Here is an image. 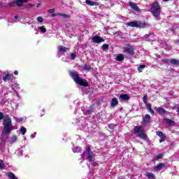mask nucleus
Listing matches in <instances>:
<instances>
[{
    "mask_svg": "<svg viewBox=\"0 0 179 179\" xmlns=\"http://www.w3.org/2000/svg\"><path fill=\"white\" fill-rule=\"evenodd\" d=\"M16 141H17V137L16 136H13L10 141V143H15Z\"/></svg>",
    "mask_w": 179,
    "mask_h": 179,
    "instance_id": "nucleus-32",
    "label": "nucleus"
},
{
    "mask_svg": "<svg viewBox=\"0 0 179 179\" xmlns=\"http://www.w3.org/2000/svg\"><path fill=\"white\" fill-rule=\"evenodd\" d=\"M20 132H21V135H24L27 132L26 128L24 127H21Z\"/></svg>",
    "mask_w": 179,
    "mask_h": 179,
    "instance_id": "nucleus-31",
    "label": "nucleus"
},
{
    "mask_svg": "<svg viewBox=\"0 0 179 179\" xmlns=\"http://www.w3.org/2000/svg\"><path fill=\"white\" fill-rule=\"evenodd\" d=\"M43 115H44V114H42V115H41V117H43Z\"/></svg>",
    "mask_w": 179,
    "mask_h": 179,
    "instance_id": "nucleus-56",
    "label": "nucleus"
},
{
    "mask_svg": "<svg viewBox=\"0 0 179 179\" xmlns=\"http://www.w3.org/2000/svg\"><path fill=\"white\" fill-rule=\"evenodd\" d=\"M163 155L159 154L155 157V160H159V159H162Z\"/></svg>",
    "mask_w": 179,
    "mask_h": 179,
    "instance_id": "nucleus-36",
    "label": "nucleus"
},
{
    "mask_svg": "<svg viewBox=\"0 0 179 179\" xmlns=\"http://www.w3.org/2000/svg\"><path fill=\"white\" fill-rule=\"evenodd\" d=\"M38 29L41 31V33H45V31H47V29H45V27H44V26L39 27Z\"/></svg>",
    "mask_w": 179,
    "mask_h": 179,
    "instance_id": "nucleus-33",
    "label": "nucleus"
},
{
    "mask_svg": "<svg viewBox=\"0 0 179 179\" xmlns=\"http://www.w3.org/2000/svg\"><path fill=\"white\" fill-rule=\"evenodd\" d=\"M83 68L84 71H87V72H89V71H90L92 69V67H90V66H87V64H84L83 66Z\"/></svg>",
    "mask_w": 179,
    "mask_h": 179,
    "instance_id": "nucleus-24",
    "label": "nucleus"
},
{
    "mask_svg": "<svg viewBox=\"0 0 179 179\" xmlns=\"http://www.w3.org/2000/svg\"><path fill=\"white\" fill-rule=\"evenodd\" d=\"M150 122V116L149 115H145V116L143 118V124H149Z\"/></svg>",
    "mask_w": 179,
    "mask_h": 179,
    "instance_id": "nucleus-13",
    "label": "nucleus"
},
{
    "mask_svg": "<svg viewBox=\"0 0 179 179\" xmlns=\"http://www.w3.org/2000/svg\"><path fill=\"white\" fill-rule=\"evenodd\" d=\"M18 122H22V121H23V118H20L17 120Z\"/></svg>",
    "mask_w": 179,
    "mask_h": 179,
    "instance_id": "nucleus-50",
    "label": "nucleus"
},
{
    "mask_svg": "<svg viewBox=\"0 0 179 179\" xmlns=\"http://www.w3.org/2000/svg\"><path fill=\"white\" fill-rule=\"evenodd\" d=\"M134 133L137 138L143 139V141H146V139H148V136L145 134V130H143V129H142V127H138V126L135 127L134 129Z\"/></svg>",
    "mask_w": 179,
    "mask_h": 179,
    "instance_id": "nucleus-4",
    "label": "nucleus"
},
{
    "mask_svg": "<svg viewBox=\"0 0 179 179\" xmlns=\"http://www.w3.org/2000/svg\"><path fill=\"white\" fill-rule=\"evenodd\" d=\"M37 22H38V23H43L44 22V18H43V17H38Z\"/></svg>",
    "mask_w": 179,
    "mask_h": 179,
    "instance_id": "nucleus-39",
    "label": "nucleus"
},
{
    "mask_svg": "<svg viewBox=\"0 0 179 179\" xmlns=\"http://www.w3.org/2000/svg\"><path fill=\"white\" fill-rule=\"evenodd\" d=\"M117 61H124V55L120 54L116 58Z\"/></svg>",
    "mask_w": 179,
    "mask_h": 179,
    "instance_id": "nucleus-28",
    "label": "nucleus"
},
{
    "mask_svg": "<svg viewBox=\"0 0 179 179\" xmlns=\"http://www.w3.org/2000/svg\"><path fill=\"white\" fill-rule=\"evenodd\" d=\"M3 135H8V134L10 133V131H13L14 128L12 126V120L8 115L4 116L3 117Z\"/></svg>",
    "mask_w": 179,
    "mask_h": 179,
    "instance_id": "nucleus-1",
    "label": "nucleus"
},
{
    "mask_svg": "<svg viewBox=\"0 0 179 179\" xmlns=\"http://www.w3.org/2000/svg\"><path fill=\"white\" fill-rule=\"evenodd\" d=\"M18 74H19V72H17V71H14V75H18Z\"/></svg>",
    "mask_w": 179,
    "mask_h": 179,
    "instance_id": "nucleus-51",
    "label": "nucleus"
},
{
    "mask_svg": "<svg viewBox=\"0 0 179 179\" xmlns=\"http://www.w3.org/2000/svg\"><path fill=\"white\" fill-rule=\"evenodd\" d=\"M75 58H76V55H75L74 53H71V59H75Z\"/></svg>",
    "mask_w": 179,
    "mask_h": 179,
    "instance_id": "nucleus-42",
    "label": "nucleus"
},
{
    "mask_svg": "<svg viewBox=\"0 0 179 179\" xmlns=\"http://www.w3.org/2000/svg\"><path fill=\"white\" fill-rule=\"evenodd\" d=\"M164 2H169V0H163Z\"/></svg>",
    "mask_w": 179,
    "mask_h": 179,
    "instance_id": "nucleus-54",
    "label": "nucleus"
},
{
    "mask_svg": "<svg viewBox=\"0 0 179 179\" xmlns=\"http://www.w3.org/2000/svg\"><path fill=\"white\" fill-rule=\"evenodd\" d=\"M36 135H37L36 132H35L34 134L31 135V138H32V139H34V138H36Z\"/></svg>",
    "mask_w": 179,
    "mask_h": 179,
    "instance_id": "nucleus-45",
    "label": "nucleus"
},
{
    "mask_svg": "<svg viewBox=\"0 0 179 179\" xmlns=\"http://www.w3.org/2000/svg\"><path fill=\"white\" fill-rule=\"evenodd\" d=\"M52 16H53V17H54V16H55V14H53Z\"/></svg>",
    "mask_w": 179,
    "mask_h": 179,
    "instance_id": "nucleus-55",
    "label": "nucleus"
},
{
    "mask_svg": "<svg viewBox=\"0 0 179 179\" xmlns=\"http://www.w3.org/2000/svg\"><path fill=\"white\" fill-rule=\"evenodd\" d=\"M143 101L145 104H148V95H144L143 97Z\"/></svg>",
    "mask_w": 179,
    "mask_h": 179,
    "instance_id": "nucleus-40",
    "label": "nucleus"
},
{
    "mask_svg": "<svg viewBox=\"0 0 179 179\" xmlns=\"http://www.w3.org/2000/svg\"><path fill=\"white\" fill-rule=\"evenodd\" d=\"M80 150H81V148L80 147H75L73 148V153H79Z\"/></svg>",
    "mask_w": 179,
    "mask_h": 179,
    "instance_id": "nucleus-30",
    "label": "nucleus"
},
{
    "mask_svg": "<svg viewBox=\"0 0 179 179\" xmlns=\"http://www.w3.org/2000/svg\"><path fill=\"white\" fill-rule=\"evenodd\" d=\"M146 107L148 110V111L150 112V114H152V115H155V111L153 110V109H152V105H150V103H146Z\"/></svg>",
    "mask_w": 179,
    "mask_h": 179,
    "instance_id": "nucleus-15",
    "label": "nucleus"
},
{
    "mask_svg": "<svg viewBox=\"0 0 179 179\" xmlns=\"http://www.w3.org/2000/svg\"><path fill=\"white\" fill-rule=\"evenodd\" d=\"M164 167H166V165L164 164L160 163L156 166L155 169L157 171H160V170L164 169Z\"/></svg>",
    "mask_w": 179,
    "mask_h": 179,
    "instance_id": "nucleus-18",
    "label": "nucleus"
},
{
    "mask_svg": "<svg viewBox=\"0 0 179 179\" xmlns=\"http://www.w3.org/2000/svg\"><path fill=\"white\" fill-rule=\"evenodd\" d=\"M85 155H87V156L86 160H88V162L94 161V157H93V152H92V150L90 149V146L85 148V153L81 154V157H83Z\"/></svg>",
    "mask_w": 179,
    "mask_h": 179,
    "instance_id": "nucleus-6",
    "label": "nucleus"
},
{
    "mask_svg": "<svg viewBox=\"0 0 179 179\" xmlns=\"http://www.w3.org/2000/svg\"><path fill=\"white\" fill-rule=\"evenodd\" d=\"M54 12H55V9H50V10H48V13H54Z\"/></svg>",
    "mask_w": 179,
    "mask_h": 179,
    "instance_id": "nucleus-43",
    "label": "nucleus"
},
{
    "mask_svg": "<svg viewBox=\"0 0 179 179\" xmlns=\"http://www.w3.org/2000/svg\"><path fill=\"white\" fill-rule=\"evenodd\" d=\"M150 12L154 16L155 20H160V13H162V7L157 2H154L150 8Z\"/></svg>",
    "mask_w": 179,
    "mask_h": 179,
    "instance_id": "nucleus-3",
    "label": "nucleus"
},
{
    "mask_svg": "<svg viewBox=\"0 0 179 179\" xmlns=\"http://www.w3.org/2000/svg\"><path fill=\"white\" fill-rule=\"evenodd\" d=\"M123 52H124V54H128V55H131V57L135 54L134 47L129 44L124 45L123 47Z\"/></svg>",
    "mask_w": 179,
    "mask_h": 179,
    "instance_id": "nucleus-7",
    "label": "nucleus"
},
{
    "mask_svg": "<svg viewBox=\"0 0 179 179\" xmlns=\"http://www.w3.org/2000/svg\"><path fill=\"white\" fill-rule=\"evenodd\" d=\"M41 6V3H38L36 4V8H40Z\"/></svg>",
    "mask_w": 179,
    "mask_h": 179,
    "instance_id": "nucleus-47",
    "label": "nucleus"
},
{
    "mask_svg": "<svg viewBox=\"0 0 179 179\" xmlns=\"http://www.w3.org/2000/svg\"><path fill=\"white\" fill-rule=\"evenodd\" d=\"M157 112L159 114H166V110H164L163 108H158L157 109Z\"/></svg>",
    "mask_w": 179,
    "mask_h": 179,
    "instance_id": "nucleus-21",
    "label": "nucleus"
},
{
    "mask_svg": "<svg viewBox=\"0 0 179 179\" xmlns=\"http://www.w3.org/2000/svg\"><path fill=\"white\" fill-rule=\"evenodd\" d=\"M92 166H94V167H97V163L93 162Z\"/></svg>",
    "mask_w": 179,
    "mask_h": 179,
    "instance_id": "nucleus-46",
    "label": "nucleus"
},
{
    "mask_svg": "<svg viewBox=\"0 0 179 179\" xmlns=\"http://www.w3.org/2000/svg\"><path fill=\"white\" fill-rule=\"evenodd\" d=\"M58 52H66L67 51H69V48H66L65 46H58L57 47Z\"/></svg>",
    "mask_w": 179,
    "mask_h": 179,
    "instance_id": "nucleus-9",
    "label": "nucleus"
},
{
    "mask_svg": "<svg viewBox=\"0 0 179 179\" xmlns=\"http://www.w3.org/2000/svg\"><path fill=\"white\" fill-rule=\"evenodd\" d=\"M127 26L129 27H137L139 29H143L148 26L146 22H141L139 21L129 22L127 23Z\"/></svg>",
    "mask_w": 179,
    "mask_h": 179,
    "instance_id": "nucleus-5",
    "label": "nucleus"
},
{
    "mask_svg": "<svg viewBox=\"0 0 179 179\" xmlns=\"http://www.w3.org/2000/svg\"><path fill=\"white\" fill-rule=\"evenodd\" d=\"M129 5L130 8H131V9H134V10H136V11L139 10V8L134 2L130 1L129 3Z\"/></svg>",
    "mask_w": 179,
    "mask_h": 179,
    "instance_id": "nucleus-12",
    "label": "nucleus"
},
{
    "mask_svg": "<svg viewBox=\"0 0 179 179\" xmlns=\"http://www.w3.org/2000/svg\"><path fill=\"white\" fill-rule=\"evenodd\" d=\"M85 3H87V5H89L90 6H99V3L92 1L90 0H86Z\"/></svg>",
    "mask_w": 179,
    "mask_h": 179,
    "instance_id": "nucleus-11",
    "label": "nucleus"
},
{
    "mask_svg": "<svg viewBox=\"0 0 179 179\" xmlns=\"http://www.w3.org/2000/svg\"><path fill=\"white\" fill-rule=\"evenodd\" d=\"M145 68H146V65L145 64L141 65L140 66L138 67V72H143V69H145Z\"/></svg>",
    "mask_w": 179,
    "mask_h": 179,
    "instance_id": "nucleus-25",
    "label": "nucleus"
},
{
    "mask_svg": "<svg viewBox=\"0 0 179 179\" xmlns=\"http://www.w3.org/2000/svg\"><path fill=\"white\" fill-rule=\"evenodd\" d=\"M93 113V106H90V109L83 112L85 115H90Z\"/></svg>",
    "mask_w": 179,
    "mask_h": 179,
    "instance_id": "nucleus-14",
    "label": "nucleus"
},
{
    "mask_svg": "<svg viewBox=\"0 0 179 179\" xmlns=\"http://www.w3.org/2000/svg\"><path fill=\"white\" fill-rule=\"evenodd\" d=\"M170 62L172 65H179V60L176 59H171Z\"/></svg>",
    "mask_w": 179,
    "mask_h": 179,
    "instance_id": "nucleus-22",
    "label": "nucleus"
},
{
    "mask_svg": "<svg viewBox=\"0 0 179 179\" xmlns=\"http://www.w3.org/2000/svg\"><path fill=\"white\" fill-rule=\"evenodd\" d=\"M153 37H155V35L153 34H150L148 35H145L144 39L147 41H150L152 40V38H153Z\"/></svg>",
    "mask_w": 179,
    "mask_h": 179,
    "instance_id": "nucleus-17",
    "label": "nucleus"
},
{
    "mask_svg": "<svg viewBox=\"0 0 179 179\" xmlns=\"http://www.w3.org/2000/svg\"><path fill=\"white\" fill-rule=\"evenodd\" d=\"M8 6H10V8H15L16 6V1L8 3Z\"/></svg>",
    "mask_w": 179,
    "mask_h": 179,
    "instance_id": "nucleus-35",
    "label": "nucleus"
},
{
    "mask_svg": "<svg viewBox=\"0 0 179 179\" xmlns=\"http://www.w3.org/2000/svg\"><path fill=\"white\" fill-rule=\"evenodd\" d=\"M57 16H61L62 17H64V19H69V15H66V14H62V13H58L56 14Z\"/></svg>",
    "mask_w": 179,
    "mask_h": 179,
    "instance_id": "nucleus-23",
    "label": "nucleus"
},
{
    "mask_svg": "<svg viewBox=\"0 0 179 179\" xmlns=\"http://www.w3.org/2000/svg\"><path fill=\"white\" fill-rule=\"evenodd\" d=\"M16 179H17V178Z\"/></svg>",
    "mask_w": 179,
    "mask_h": 179,
    "instance_id": "nucleus-58",
    "label": "nucleus"
},
{
    "mask_svg": "<svg viewBox=\"0 0 179 179\" xmlns=\"http://www.w3.org/2000/svg\"><path fill=\"white\" fill-rule=\"evenodd\" d=\"M166 122L168 125H173V124H176V122L170 119H166Z\"/></svg>",
    "mask_w": 179,
    "mask_h": 179,
    "instance_id": "nucleus-29",
    "label": "nucleus"
},
{
    "mask_svg": "<svg viewBox=\"0 0 179 179\" xmlns=\"http://www.w3.org/2000/svg\"><path fill=\"white\" fill-rule=\"evenodd\" d=\"M16 86H19V85L16 84Z\"/></svg>",
    "mask_w": 179,
    "mask_h": 179,
    "instance_id": "nucleus-57",
    "label": "nucleus"
},
{
    "mask_svg": "<svg viewBox=\"0 0 179 179\" xmlns=\"http://www.w3.org/2000/svg\"><path fill=\"white\" fill-rule=\"evenodd\" d=\"M27 0H15V3L19 8L23 6V3H26Z\"/></svg>",
    "mask_w": 179,
    "mask_h": 179,
    "instance_id": "nucleus-10",
    "label": "nucleus"
},
{
    "mask_svg": "<svg viewBox=\"0 0 179 179\" xmlns=\"http://www.w3.org/2000/svg\"><path fill=\"white\" fill-rule=\"evenodd\" d=\"M70 76L73 79L74 82L77 85H80V86H84L85 87H87L89 84L86 80L79 77V74L76 71H70Z\"/></svg>",
    "mask_w": 179,
    "mask_h": 179,
    "instance_id": "nucleus-2",
    "label": "nucleus"
},
{
    "mask_svg": "<svg viewBox=\"0 0 179 179\" xmlns=\"http://www.w3.org/2000/svg\"><path fill=\"white\" fill-rule=\"evenodd\" d=\"M108 127L113 129V128H114V124H109Z\"/></svg>",
    "mask_w": 179,
    "mask_h": 179,
    "instance_id": "nucleus-48",
    "label": "nucleus"
},
{
    "mask_svg": "<svg viewBox=\"0 0 179 179\" xmlns=\"http://www.w3.org/2000/svg\"><path fill=\"white\" fill-rule=\"evenodd\" d=\"M5 168V164H3V161L0 159V169H4Z\"/></svg>",
    "mask_w": 179,
    "mask_h": 179,
    "instance_id": "nucleus-41",
    "label": "nucleus"
},
{
    "mask_svg": "<svg viewBox=\"0 0 179 179\" xmlns=\"http://www.w3.org/2000/svg\"><path fill=\"white\" fill-rule=\"evenodd\" d=\"M117 104H118V99H117V98H113L110 103L111 107H115Z\"/></svg>",
    "mask_w": 179,
    "mask_h": 179,
    "instance_id": "nucleus-19",
    "label": "nucleus"
},
{
    "mask_svg": "<svg viewBox=\"0 0 179 179\" xmlns=\"http://www.w3.org/2000/svg\"><path fill=\"white\" fill-rule=\"evenodd\" d=\"M156 134H157V135L158 136H159V138H161V139H165L166 138V136H164L163 132H162V131H157Z\"/></svg>",
    "mask_w": 179,
    "mask_h": 179,
    "instance_id": "nucleus-20",
    "label": "nucleus"
},
{
    "mask_svg": "<svg viewBox=\"0 0 179 179\" xmlns=\"http://www.w3.org/2000/svg\"><path fill=\"white\" fill-rule=\"evenodd\" d=\"M4 117H3V113L0 112V120H3Z\"/></svg>",
    "mask_w": 179,
    "mask_h": 179,
    "instance_id": "nucleus-44",
    "label": "nucleus"
},
{
    "mask_svg": "<svg viewBox=\"0 0 179 179\" xmlns=\"http://www.w3.org/2000/svg\"><path fill=\"white\" fill-rule=\"evenodd\" d=\"M8 177H9V178H11V179H17V177H16V176H15L13 174V173H12V172L8 173Z\"/></svg>",
    "mask_w": 179,
    "mask_h": 179,
    "instance_id": "nucleus-27",
    "label": "nucleus"
},
{
    "mask_svg": "<svg viewBox=\"0 0 179 179\" xmlns=\"http://www.w3.org/2000/svg\"><path fill=\"white\" fill-rule=\"evenodd\" d=\"M9 79H10V75H9V74L6 75L3 78V80H4V82H7V80H9Z\"/></svg>",
    "mask_w": 179,
    "mask_h": 179,
    "instance_id": "nucleus-34",
    "label": "nucleus"
},
{
    "mask_svg": "<svg viewBox=\"0 0 179 179\" xmlns=\"http://www.w3.org/2000/svg\"><path fill=\"white\" fill-rule=\"evenodd\" d=\"M92 42L95 43V44H100V43L104 42V38L96 35L92 38Z\"/></svg>",
    "mask_w": 179,
    "mask_h": 179,
    "instance_id": "nucleus-8",
    "label": "nucleus"
},
{
    "mask_svg": "<svg viewBox=\"0 0 179 179\" xmlns=\"http://www.w3.org/2000/svg\"><path fill=\"white\" fill-rule=\"evenodd\" d=\"M120 100H124L127 101V100H129V96L127 94H121L120 96Z\"/></svg>",
    "mask_w": 179,
    "mask_h": 179,
    "instance_id": "nucleus-16",
    "label": "nucleus"
},
{
    "mask_svg": "<svg viewBox=\"0 0 179 179\" xmlns=\"http://www.w3.org/2000/svg\"><path fill=\"white\" fill-rule=\"evenodd\" d=\"M163 62L167 64V62H169V60L164 59V60H163Z\"/></svg>",
    "mask_w": 179,
    "mask_h": 179,
    "instance_id": "nucleus-52",
    "label": "nucleus"
},
{
    "mask_svg": "<svg viewBox=\"0 0 179 179\" xmlns=\"http://www.w3.org/2000/svg\"><path fill=\"white\" fill-rule=\"evenodd\" d=\"M162 142H164V138H161L159 140V143H162Z\"/></svg>",
    "mask_w": 179,
    "mask_h": 179,
    "instance_id": "nucleus-49",
    "label": "nucleus"
},
{
    "mask_svg": "<svg viewBox=\"0 0 179 179\" xmlns=\"http://www.w3.org/2000/svg\"><path fill=\"white\" fill-rule=\"evenodd\" d=\"M109 47H110V45L108 44L105 43L102 45L101 48H102L103 51H107V50H108Z\"/></svg>",
    "mask_w": 179,
    "mask_h": 179,
    "instance_id": "nucleus-26",
    "label": "nucleus"
},
{
    "mask_svg": "<svg viewBox=\"0 0 179 179\" xmlns=\"http://www.w3.org/2000/svg\"><path fill=\"white\" fill-rule=\"evenodd\" d=\"M9 5L7 3H0V8H8Z\"/></svg>",
    "mask_w": 179,
    "mask_h": 179,
    "instance_id": "nucleus-37",
    "label": "nucleus"
},
{
    "mask_svg": "<svg viewBox=\"0 0 179 179\" xmlns=\"http://www.w3.org/2000/svg\"><path fill=\"white\" fill-rule=\"evenodd\" d=\"M14 19H19V17L17 15L14 16Z\"/></svg>",
    "mask_w": 179,
    "mask_h": 179,
    "instance_id": "nucleus-53",
    "label": "nucleus"
},
{
    "mask_svg": "<svg viewBox=\"0 0 179 179\" xmlns=\"http://www.w3.org/2000/svg\"><path fill=\"white\" fill-rule=\"evenodd\" d=\"M146 176L148 178H155V175L152 173H148Z\"/></svg>",
    "mask_w": 179,
    "mask_h": 179,
    "instance_id": "nucleus-38",
    "label": "nucleus"
}]
</instances>
